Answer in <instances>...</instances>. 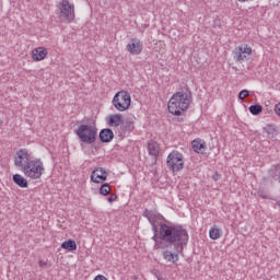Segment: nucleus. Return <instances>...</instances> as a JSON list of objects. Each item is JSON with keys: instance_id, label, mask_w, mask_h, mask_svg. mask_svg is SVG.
<instances>
[{"instance_id": "nucleus-1", "label": "nucleus", "mask_w": 280, "mask_h": 280, "mask_svg": "<svg viewBox=\"0 0 280 280\" xmlns=\"http://www.w3.org/2000/svg\"><path fill=\"white\" fill-rule=\"evenodd\" d=\"M152 240L155 242L154 250H165L173 244L177 253H183L189 242V234L183 226L162 223L159 231L154 232Z\"/></svg>"}, {"instance_id": "nucleus-2", "label": "nucleus", "mask_w": 280, "mask_h": 280, "mask_svg": "<svg viewBox=\"0 0 280 280\" xmlns=\"http://www.w3.org/2000/svg\"><path fill=\"white\" fill-rule=\"evenodd\" d=\"M14 165L19 167L27 178H32V180H38V178L45 174L43 161H40V159H33L32 153H30L27 149L16 151Z\"/></svg>"}, {"instance_id": "nucleus-3", "label": "nucleus", "mask_w": 280, "mask_h": 280, "mask_svg": "<svg viewBox=\"0 0 280 280\" xmlns=\"http://www.w3.org/2000/svg\"><path fill=\"white\" fill-rule=\"evenodd\" d=\"M189 104H191V94L177 92L168 101V113L176 117H180V115L189 108Z\"/></svg>"}, {"instance_id": "nucleus-4", "label": "nucleus", "mask_w": 280, "mask_h": 280, "mask_svg": "<svg viewBox=\"0 0 280 280\" xmlns=\"http://www.w3.org/2000/svg\"><path fill=\"white\" fill-rule=\"evenodd\" d=\"M77 137L82 141L91 145L97 141V127L93 125H80L77 130H74Z\"/></svg>"}, {"instance_id": "nucleus-5", "label": "nucleus", "mask_w": 280, "mask_h": 280, "mask_svg": "<svg viewBox=\"0 0 280 280\" xmlns=\"http://www.w3.org/2000/svg\"><path fill=\"white\" fill-rule=\"evenodd\" d=\"M59 20L61 23H72L75 19V7L69 0H61L58 4Z\"/></svg>"}, {"instance_id": "nucleus-6", "label": "nucleus", "mask_w": 280, "mask_h": 280, "mask_svg": "<svg viewBox=\"0 0 280 280\" xmlns=\"http://www.w3.org/2000/svg\"><path fill=\"white\" fill-rule=\"evenodd\" d=\"M131 102L130 93L120 91L115 94L113 98V106L120 113H124V110H128V108H130Z\"/></svg>"}, {"instance_id": "nucleus-7", "label": "nucleus", "mask_w": 280, "mask_h": 280, "mask_svg": "<svg viewBox=\"0 0 280 280\" xmlns=\"http://www.w3.org/2000/svg\"><path fill=\"white\" fill-rule=\"evenodd\" d=\"M166 165L171 172H180L185 167V160L180 152L173 151L168 154Z\"/></svg>"}, {"instance_id": "nucleus-8", "label": "nucleus", "mask_w": 280, "mask_h": 280, "mask_svg": "<svg viewBox=\"0 0 280 280\" xmlns=\"http://www.w3.org/2000/svg\"><path fill=\"white\" fill-rule=\"evenodd\" d=\"M253 55V48L248 45H242L235 48L234 50V58L236 62H244L248 60V56Z\"/></svg>"}, {"instance_id": "nucleus-9", "label": "nucleus", "mask_w": 280, "mask_h": 280, "mask_svg": "<svg viewBox=\"0 0 280 280\" xmlns=\"http://www.w3.org/2000/svg\"><path fill=\"white\" fill-rule=\"evenodd\" d=\"M127 50L131 56H139L143 51V43L139 38H132L127 45Z\"/></svg>"}, {"instance_id": "nucleus-10", "label": "nucleus", "mask_w": 280, "mask_h": 280, "mask_svg": "<svg viewBox=\"0 0 280 280\" xmlns=\"http://www.w3.org/2000/svg\"><path fill=\"white\" fill-rule=\"evenodd\" d=\"M108 178V172H106V168L104 167H97L95 168L91 174V180L92 183H104Z\"/></svg>"}, {"instance_id": "nucleus-11", "label": "nucleus", "mask_w": 280, "mask_h": 280, "mask_svg": "<svg viewBox=\"0 0 280 280\" xmlns=\"http://www.w3.org/2000/svg\"><path fill=\"white\" fill-rule=\"evenodd\" d=\"M143 215H144V218H147L149 220L154 233H159V229L156 228V220H159L161 218V215L159 213H156L152 210H148V209H145L143 211Z\"/></svg>"}, {"instance_id": "nucleus-12", "label": "nucleus", "mask_w": 280, "mask_h": 280, "mask_svg": "<svg viewBox=\"0 0 280 280\" xmlns=\"http://www.w3.org/2000/svg\"><path fill=\"white\" fill-rule=\"evenodd\" d=\"M107 124L110 128H119L124 124V116L121 114H113L107 117Z\"/></svg>"}, {"instance_id": "nucleus-13", "label": "nucleus", "mask_w": 280, "mask_h": 280, "mask_svg": "<svg viewBox=\"0 0 280 280\" xmlns=\"http://www.w3.org/2000/svg\"><path fill=\"white\" fill-rule=\"evenodd\" d=\"M47 48L45 47H38L33 49L32 51V58L35 60V62H40V60H45L47 58Z\"/></svg>"}, {"instance_id": "nucleus-14", "label": "nucleus", "mask_w": 280, "mask_h": 280, "mask_svg": "<svg viewBox=\"0 0 280 280\" xmlns=\"http://www.w3.org/2000/svg\"><path fill=\"white\" fill-rule=\"evenodd\" d=\"M98 137L102 143H110L112 139H115V133L113 132V129L106 128L100 131Z\"/></svg>"}, {"instance_id": "nucleus-15", "label": "nucleus", "mask_w": 280, "mask_h": 280, "mask_svg": "<svg viewBox=\"0 0 280 280\" xmlns=\"http://www.w3.org/2000/svg\"><path fill=\"white\" fill-rule=\"evenodd\" d=\"M191 147L194 152H196L197 154H203L205 150H207V142L200 139H195L191 142Z\"/></svg>"}, {"instance_id": "nucleus-16", "label": "nucleus", "mask_w": 280, "mask_h": 280, "mask_svg": "<svg viewBox=\"0 0 280 280\" xmlns=\"http://www.w3.org/2000/svg\"><path fill=\"white\" fill-rule=\"evenodd\" d=\"M148 152L150 156H154V159H158L161 152V147L159 145V142L150 140L148 142Z\"/></svg>"}, {"instance_id": "nucleus-17", "label": "nucleus", "mask_w": 280, "mask_h": 280, "mask_svg": "<svg viewBox=\"0 0 280 280\" xmlns=\"http://www.w3.org/2000/svg\"><path fill=\"white\" fill-rule=\"evenodd\" d=\"M162 255L163 259H165V261L168 264H176L178 261V255H183V252L178 253L176 249L175 253H172L171 250H164Z\"/></svg>"}, {"instance_id": "nucleus-18", "label": "nucleus", "mask_w": 280, "mask_h": 280, "mask_svg": "<svg viewBox=\"0 0 280 280\" xmlns=\"http://www.w3.org/2000/svg\"><path fill=\"white\" fill-rule=\"evenodd\" d=\"M12 180L15 185H18V187H21L22 189H27L28 187L27 179L21 174L13 175Z\"/></svg>"}, {"instance_id": "nucleus-19", "label": "nucleus", "mask_w": 280, "mask_h": 280, "mask_svg": "<svg viewBox=\"0 0 280 280\" xmlns=\"http://www.w3.org/2000/svg\"><path fill=\"white\" fill-rule=\"evenodd\" d=\"M61 248H63V250H68L69 253H73V250H78V244H75V241L73 240H68L61 244Z\"/></svg>"}, {"instance_id": "nucleus-20", "label": "nucleus", "mask_w": 280, "mask_h": 280, "mask_svg": "<svg viewBox=\"0 0 280 280\" xmlns=\"http://www.w3.org/2000/svg\"><path fill=\"white\" fill-rule=\"evenodd\" d=\"M121 128L124 132H132L135 130V120L127 118L126 120H122Z\"/></svg>"}, {"instance_id": "nucleus-21", "label": "nucleus", "mask_w": 280, "mask_h": 280, "mask_svg": "<svg viewBox=\"0 0 280 280\" xmlns=\"http://www.w3.org/2000/svg\"><path fill=\"white\" fill-rule=\"evenodd\" d=\"M221 234V230L217 225H214L209 232L210 240H220Z\"/></svg>"}, {"instance_id": "nucleus-22", "label": "nucleus", "mask_w": 280, "mask_h": 280, "mask_svg": "<svg viewBox=\"0 0 280 280\" xmlns=\"http://www.w3.org/2000/svg\"><path fill=\"white\" fill-rule=\"evenodd\" d=\"M264 131L271 137H275V135H277V128L275 127V125H267L266 127H264Z\"/></svg>"}, {"instance_id": "nucleus-23", "label": "nucleus", "mask_w": 280, "mask_h": 280, "mask_svg": "<svg viewBox=\"0 0 280 280\" xmlns=\"http://www.w3.org/2000/svg\"><path fill=\"white\" fill-rule=\"evenodd\" d=\"M261 110H264V107L261 105H252L249 107V113L252 115H259L261 113Z\"/></svg>"}, {"instance_id": "nucleus-24", "label": "nucleus", "mask_w": 280, "mask_h": 280, "mask_svg": "<svg viewBox=\"0 0 280 280\" xmlns=\"http://www.w3.org/2000/svg\"><path fill=\"white\" fill-rule=\"evenodd\" d=\"M101 196H108L110 194V185L109 184H103L100 188Z\"/></svg>"}, {"instance_id": "nucleus-25", "label": "nucleus", "mask_w": 280, "mask_h": 280, "mask_svg": "<svg viewBox=\"0 0 280 280\" xmlns=\"http://www.w3.org/2000/svg\"><path fill=\"white\" fill-rule=\"evenodd\" d=\"M258 196L262 198V200H270V195L264 189L258 190Z\"/></svg>"}, {"instance_id": "nucleus-26", "label": "nucleus", "mask_w": 280, "mask_h": 280, "mask_svg": "<svg viewBox=\"0 0 280 280\" xmlns=\"http://www.w3.org/2000/svg\"><path fill=\"white\" fill-rule=\"evenodd\" d=\"M250 95V92L248 90H243L238 93V100H246Z\"/></svg>"}, {"instance_id": "nucleus-27", "label": "nucleus", "mask_w": 280, "mask_h": 280, "mask_svg": "<svg viewBox=\"0 0 280 280\" xmlns=\"http://www.w3.org/2000/svg\"><path fill=\"white\" fill-rule=\"evenodd\" d=\"M275 176H277L276 180L280 183V165L276 166Z\"/></svg>"}, {"instance_id": "nucleus-28", "label": "nucleus", "mask_w": 280, "mask_h": 280, "mask_svg": "<svg viewBox=\"0 0 280 280\" xmlns=\"http://www.w3.org/2000/svg\"><path fill=\"white\" fill-rule=\"evenodd\" d=\"M107 200L108 202H115V200H117V196L115 194L110 195Z\"/></svg>"}, {"instance_id": "nucleus-29", "label": "nucleus", "mask_w": 280, "mask_h": 280, "mask_svg": "<svg viewBox=\"0 0 280 280\" xmlns=\"http://www.w3.org/2000/svg\"><path fill=\"white\" fill-rule=\"evenodd\" d=\"M221 178V175L215 173L213 176H212V180H214L215 183H218V180Z\"/></svg>"}, {"instance_id": "nucleus-30", "label": "nucleus", "mask_w": 280, "mask_h": 280, "mask_svg": "<svg viewBox=\"0 0 280 280\" xmlns=\"http://www.w3.org/2000/svg\"><path fill=\"white\" fill-rule=\"evenodd\" d=\"M94 280H108V278L104 277L103 275H98L94 278Z\"/></svg>"}, {"instance_id": "nucleus-31", "label": "nucleus", "mask_w": 280, "mask_h": 280, "mask_svg": "<svg viewBox=\"0 0 280 280\" xmlns=\"http://www.w3.org/2000/svg\"><path fill=\"white\" fill-rule=\"evenodd\" d=\"M47 266V262L45 260H39V268H45Z\"/></svg>"}, {"instance_id": "nucleus-32", "label": "nucleus", "mask_w": 280, "mask_h": 280, "mask_svg": "<svg viewBox=\"0 0 280 280\" xmlns=\"http://www.w3.org/2000/svg\"><path fill=\"white\" fill-rule=\"evenodd\" d=\"M278 206L280 207V202H278Z\"/></svg>"}]
</instances>
